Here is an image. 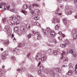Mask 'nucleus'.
I'll return each instance as SVG.
<instances>
[{
  "label": "nucleus",
  "mask_w": 77,
  "mask_h": 77,
  "mask_svg": "<svg viewBox=\"0 0 77 77\" xmlns=\"http://www.w3.org/2000/svg\"><path fill=\"white\" fill-rule=\"evenodd\" d=\"M45 73H46V74H48V71L47 70H45Z\"/></svg>",
  "instance_id": "nucleus-47"
},
{
  "label": "nucleus",
  "mask_w": 77,
  "mask_h": 77,
  "mask_svg": "<svg viewBox=\"0 0 77 77\" xmlns=\"http://www.w3.org/2000/svg\"><path fill=\"white\" fill-rule=\"evenodd\" d=\"M35 12H36V13L37 14V15H40L41 14V11L39 10L38 9H36L35 10Z\"/></svg>",
  "instance_id": "nucleus-10"
},
{
  "label": "nucleus",
  "mask_w": 77,
  "mask_h": 77,
  "mask_svg": "<svg viewBox=\"0 0 77 77\" xmlns=\"http://www.w3.org/2000/svg\"><path fill=\"white\" fill-rule=\"evenodd\" d=\"M53 52L54 54L55 55H57V54H58V52L57 50H54Z\"/></svg>",
  "instance_id": "nucleus-25"
},
{
  "label": "nucleus",
  "mask_w": 77,
  "mask_h": 77,
  "mask_svg": "<svg viewBox=\"0 0 77 77\" xmlns=\"http://www.w3.org/2000/svg\"><path fill=\"white\" fill-rule=\"evenodd\" d=\"M10 20H13L11 22V20H10L7 21L8 23L10 25H14V24L15 26H16V25L19 24L20 23V21L17 20L18 19H20V16L19 15L16 16V17H15L14 16H12L10 17Z\"/></svg>",
  "instance_id": "nucleus-1"
},
{
  "label": "nucleus",
  "mask_w": 77,
  "mask_h": 77,
  "mask_svg": "<svg viewBox=\"0 0 77 77\" xmlns=\"http://www.w3.org/2000/svg\"><path fill=\"white\" fill-rule=\"evenodd\" d=\"M9 29H10V26L9 25L5 26V29L7 32H8V30H9Z\"/></svg>",
  "instance_id": "nucleus-13"
},
{
  "label": "nucleus",
  "mask_w": 77,
  "mask_h": 77,
  "mask_svg": "<svg viewBox=\"0 0 77 77\" xmlns=\"http://www.w3.org/2000/svg\"><path fill=\"white\" fill-rule=\"evenodd\" d=\"M3 43L4 45H8V44H9V40H8L4 41Z\"/></svg>",
  "instance_id": "nucleus-14"
},
{
  "label": "nucleus",
  "mask_w": 77,
  "mask_h": 77,
  "mask_svg": "<svg viewBox=\"0 0 77 77\" xmlns=\"http://www.w3.org/2000/svg\"><path fill=\"white\" fill-rule=\"evenodd\" d=\"M46 59H47V57H46V56H45L41 58V60L43 62L44 61H45V60H46Z\"/></svg>",
  "instance_id": "nucleus-21"
},
{
  "label": "nucleus",
  "mask_w": 77,
  "mask_h": 77,
  "mask_svg": "<svg viewBox=\"0 0 77 77\" xmlns=\"http://www.w3.org/2000/svg\"><path fill=\"white\" fill-rule=\"evenodd\" d=\"M37 6V7H38L39 6V5H38L37 4H34L33 5V7H34V6Z\"/></svg>",
  "instance_id": "nucleus-46"
},
{
  "label": "nucleus",
  "mask_w": 77,
  "mask_h": 77,
  "mask_svg": "<svg viewBox=\"0 0 77 77\" xmlns=\"http://www.w3.org/2000/svg\"><path fill=\"white\" fill-rule=\"evenodd\" d=\"M10 10L11 12H14L15 13L16 12V11L14 9H12L11 10L10 9Z\"/></svg>",
  "instance_id": "nucleus-44"
},
{
  "label": "nucleus",
  "mask_w": 77,
  "mask_h": 77,
  "mask_svg": "<svg viewBox=\"0 0 77 77\" xmlns=\"http://www.w3.org/2000/svg\"><path fill=\"white\" fill-rule=\"evenodd\" d=\"M20 30L22 32H25V30H24V27L22 26L20 28Z\"/></svg>",
  "instance_id": "nucleus-30"
},
{
  "label": "nucleus",
  "mask_w": 77,
  "mask_h": 77,
  "mask_svg": "<svg viewBox=\"0 0 77 77\" xmlns=\"http://www.w3.org/2000/svg\"><path fill=\"white\" fill-rule=\"evenodd\" d=\"M44 54H45V52H43L42 53H38L35 57L36 60H40L41 57H42V56H44Z\"/></svg>",
  "instance_id": "nucleus-2"
},
{
  "label": "nucleus",
  "mask_w": 77,
  "mask_h": 77,
  "mask_svg": "<svg viewBox=\"0 0 77 77\" xmlns=\"http://www.w3.org/2000/svg\"><path fill=\"white\" fill-rule=\"evenodd\" d=\"M38 72L39 75H42V73L41 72V71L40 69L38 70Z\"/></svg>",
  "instance_id": "nucleus-34"
},
{
  "label": "nucleus",
  "mask_w": 77,
  "mask_h": 77,
  "mask_svg": "<svg viewBox=\"0 0 77 77\" xmlns=\"http://www.w3.org/2000/svg\"><path fill=\"white\" fill-rule=\"evenodd\" d=\"M32 37V35L31 34H29L28 35V38L29 39Z\"/></svg>",
  "instance_id": "nucleus-43"
},
{
  "label": "nucleus",
  "mask_w": 77,
  "mask_h": 77,
  "mask_svg": "<svg viewBox=\"0 0 77 77\" xmlns=\"http://www.w3.org/2000/svg\"><path fill=\"white\" fill-rule=\"evenodd\" d=\"M29 69L31 72L34 71L35 69V66L33 65H31L29 68Z\"/></svg>",
  "instance_id": "nucleus-6"
},
{
  "label": "nucleus",
  "mask_w": 77,
  "mask_h": 77,
  "mask_svg": "<svg viewBox=\"0 0 77 77\" xmlns=\"http://www.w3.org/2000/svg\"><path fill=\"white\" fill-rule=\"evenodd\" d=\"M21 12L22 13H23L24 14H25V15H26V12L25 11L22 10Z\"/></svg>",
  "instance_id": "nucleus-42"
},
{
  "label": "nucleus",
  "mask_w": 77,
  "mask_h": 77,
  "mask_svg": "<svg viewBox=\"0 0 77 77\" xmlns=\"http://www.w3.org/2000/svg\"><path fill=\"white\" fill-rule=\"evenodd\" d=\"M30 25L29 24H28L26 25V27L27 29H30Z\"/></svg>",
  "instance_id": "nucleus-29"
},
{
  "label": "nucleus",
  "mask_w": 77,
  "mask_h": 77,
  "mask_svg": "<svg viewBox=\"0 0 77 77\" xmlns=\"http://www.w3.org/2000/svg\"><path fill=\"white\" fill-rule=\"evenodd\" d=\"M72 36L73 37V41H74L75 39L77 38V29H74L72 30Z\"/></svg>",
  "instance_id": "nucleus-3"
},
{
  "label": "nucleus",
  "mask_w": 77,
  "mask_h": 77,
  "mask_svg": "<svg viewBox=\"0 0 77 77\" xmlns=\"http://www.w3.org/2000/svg\"><path fill=\"white\" fill-rule=\"evenodd\" d=\"M42 30L43 31L44 33V35L45 36H47V33L46 32V31L45 30H44V29H42Z\"/></svg>",
  "instance_id": "nucleus-32"
},
{
  "label": "nucleus",
  "mask_w": 77,
  "mask_h": 77,
  "mask_svg": "<svg viewBox=\"0 0 77 77\" xmlns=\"http://www.w3.org/2000/svg\"><path fill=\"white\" fill-rule=\"evenodd\" d=\"M69 67L72 68V67H73V65L71 63H69Z\"/></svg>",
  "instance_id": "nucleus-41"
},
{
  "label": "nucleus",
  "mask_w": 77,
  "mask_h": 77,
  "mask_svg": "<svg viewBox=\"0 0 77 77\" xmlns=\"http://www.w3.org/2000/svg\"><path fill=\"white\" fill-rule=\"evenodd\" d=\"M37 34L38 36L37 37V39H38V40H39V39H41V35H40V32H38L37 33Z\"/></svg>",
  "instance_id": "nucleus-11"
},
{
  "label": "nucleus",
  "mask_w": 77,
  "mask_h": 77,
  "mask_svg": "<svg viewBox=\"0 0 77 77\" xmlns=\"http://www.w3.org/2000/svg\"><path fill=\"white\" fill-rule=\"evenodd\" d=\"M57 23H60V19L59 18H57L54 20Z\"/></svg>",
  "instance_id": "nucleus-22"
},
{
  "label": "nucleus",
  "mask_w": 77,
  "mask_h": 77,
  "mask_svg": "<svg viewBox=\"0 0 77 77\" xmlns=\"http://www.w3.org/2000/svg\"><path fill=\"white\" fill-rule=\"evenodd\" d=\"M49 73L51 75H54V77H59V75L57 73H55L54 71L53 70H51L50 71Z\"/></svg>",
  "instance_id": "nucleus-5"
},
{
  "label": "nucleus",
  "mask_w": 77,
  "mask_h": 77,
  "mask_svg": "<svg viewBox=\"0 0 77 77\" xmlns=\"http://www.w3.org/2000/svg\"><path fill=\"white\" fill-rule=\"evenodd\" d=\"M6 9L8 11H9V9H10V5H9L8 6H5L4 7V10H2V12H3L4 11H6Z\"/></svg>",
  "instance_id": "nucleus-9"
},
{
  "label": "nucleus",
  "mask_w": 77,
  "mask_h": 77,
  "mask_svg": "<svg viewBox=\"0 0 77 77\" xmlns=\"http://www.w3.org/2000/svg\"><path fill=\"white\" fill-rule=\"evenodd\" d=\"M14 31L15 32H17L18 31V28L17 27H15L14 28Z\"/></svg>",
  "instance_id": "nucleus-28"
},
{
  "label": "nucleus",
  "mask_w": 77,
  "mask_h": 77,
  "mask_svg": "<svg viewBox=\"0 0 77 77\" xmlns=\"http://www.w3.org/2000/svg\"><path fill=\"white\" fill-rule=\"evenodd\" d=\"M40 18L39 17L37 16L34 17V20L36 21L37 20H38Z\"/></svg>",
  "instance_id": "nucleus-33"
},
{
  "label": "nucleus",
  "mask_w": 77,
  "mask_h": 77,
  "mask_svg": "<svg viewBox=\"0 0 77 77\" xmlns=\"http://www.w3.org/2000/svg\"><path fill=\"white\" fill-rule=\"evenodd\" d=\"M56 71L57 72L60 73L62 72V70L60 68H57L56 69Z\"/></svg>",
  "instance_id": "nucleus-15"
},
{
  "label": "nucleus",
  "mask_w": 77,
  "mask_h": 77,
  "mask_svg": "<svg viewBox=\"0 0 77 77\" xmlns=\"http://www.w3.org/2000/svg\"><path fill=\"white\" fill-rule=\"evenodd\" d=\"M65 9L67 11V12L66 14L67 15H71V14L72 13V11H71V9L69 8L68 7V6H66Z\"/></svg>",
  "instance_id": "nucleus-4"
},
{
  "label": "nucleus",
  "mask_w": 77,
  "mask_h": 77,
  "mask_svg": "<svg viewBox=\"0 0 77 77\" xmlns=\"http://www.w3.org/2000/svg\"><path fill=\"white\" fill-rule=\"evenodd\" d=\"M52 36L54 37L55 36V32L53 31H51L50 32Z\"/></svg>",
  "instance_id": "nucleus-19"
},
{
  "label": "nucleus",
  "mask_w": 77,
  "mask_h": 77,
  "mask_svg": "<svg viewBox=\"0 0 77 77\" xmlns=\"http://www.w3.org/2000/svg\"><path fill=\"white\" fill-rule=\"evenodd\" d=\"M23 70H22V72H23V71H25V70H26V69L25 67L23 68Z\"/></svg>",
  "instance_id": "nucleus-54"
},
{
  "label": "nucleus",
  "mask_w": 77,
  "mask_h": 77,
  "mask_svg": "<svg viewBox=\"0 0 77 77\" xmlns=\"http://www.w3.org/2000/svg\"><path fill=\"white\" fill-rule=\"evenodd\" d=\"M60 11V10H59V8H58L57 9L56 11L55 12V13L56 14H57L59 12V11Z\"/></svg>",
  "instance_id": "nucleus-38"
},
{
  "label": "nucleus",
  "mask_w": 77,
  "mask_h": 77,
  "mask_svg": "<svg viewBox=\"0 0 77 77\" xmlns=\"http://www.w3.org/2000/svg\"><path fill=\"white\" fill-rule=\"evenodd\" d=\"M61 35H62L63 38H64V37H65V34H61Z\"/></svg>",
  "instance_id": "nucleus-59"
},
{
  "label": "nucleus",
  "mask_w": 77,
  "mask_h": 77,
  "mask_svg": "<svg viewBox=\"0 0 77 77\" xmlns=\"http://www.w3.org/2000/svg\"><path fill=\"white\" fill-rule=\"evenodd\" d=\"M66 45V46L67 45H71V42L69 41H66L65 44Z\"/></svg>",
  "instance_id": "nucleus-27"
},
{
  "label": "nucleus",
  "mask_w": 77,
  "mask_h": 77,
  "mask_svg": "<svg viewBox=\"0 0 77 77\" xmlns=\"http://www.w3.org/2000/svg\"><path fill=\"white\" fill-rule=\"evenodd\" d=\"M63 62L67 61L68 60V58L66 57H64L63 59Z\"/></svg>",
  "instance_id": "nucleus-24"
},
{
  "label": "nucleus",
  "mask_w": 77,
  "mask_h": 77,
  "mask_svg": "<svg viewBox=\"0 0 77 77\" xmlns=\"http://www.w3.org/2000/svg\"><path fill=\"white\" fill-rule=\"evenodd\" d=\"M30 7L29 8V9L30 11H31V15H33V14H34V11L33 10H32V9H31V5H29Z\"/></svg>",
  "instance_id": "nucleus-18"
},
{
  "label": "nucleus",
  "mask_w": 77,
  "mask_h": 77,
  "mask_svg": "<svg viewBox=\"0 0 77 77\" xmlns=\"http://www.w3.org/2000/svg\"><path fill=\"white\" fill-rule=\"evenodd\" d=\"M29 77H33V76H32V75H28Z\"/></svg>",
  "instance_id": "nucleus-56"
},
{
  "label": "nucleus",
  "mask_w": 77,
  "mask_h": 77,
  "mask_svg": "<svg viewBox=\"0 0 77 77\" xmlns=\"http://www.w3.org/2000/svg\"><path fill=\"white\" fill-rule=\"evenodd\" d=\"M58 34H59V35H62V32H59L58 33Z\"/></svg>",
  "instance_id": "nucleus-57"
},
{
  "label": "nucleus",
  "mask_w": 77,
  "mask_h": 77,
  "mask_svg": "<svg viewBox=\"0 0 77 77\" xmlns=\"http://www.w3.org/2000/svg\"><path fill=\"white\" fill-rule=\"evenodd\" d=\"M36 22H35L34 21H33L32 22V24H33V25H36Z\"/></svg>",
  "instance_id": "nucleus-48"
},
{
  "label": "nucleus",
  "mask_w": 77,
  "mask_h": 77,
  "mask_svg": "<svg viewBox=\"0 0 77 77\" xmlns=\"http://www.w3.org/2000/svg\"><path fill=\"white\" fill-rule=\"evenodd\" d=\"M47 30L48 31H50V30H51V29H50V28L49 27H47Z\"/></svg>",
  "instance_id": "nucleus-51"
},
{
  "label": "nucleus",
  "mask_w": 77,
  "mask_h": 77,
  "mask_svg": "<svg viewBox=\"0 0 77 77\" xmlns=\"http://www.w3.org/2000/svg\"><path fill=\"white\" fill-rule=\"evenodd\" d=\"M40 69L41 71L42 72H43L44 71V67L43 66L40 65Z\"/></svg>",
  "instance_id": "nucleus-17"
},
{
  "label": "nucleus",
  "mask_w": 77,
  "mask_h": 77,
  "mask_svg": "<svg viewBox=\"0 0 77 77\" xmlns=\"http://www.w3.org/2000/svg\"><path fill=\"white\" fill-rule=\"evenodd\" d=\"M30 53H28L27 54V57L29 58V57L30 56Z\"/></svg>",
  "instance_id": "nucleus-52"
},
{
  "label": "nucleus",
  "mask_w": 77,
  "mask_h": 77,
  "mask_svg": "<svg viewBox=\"0 0 77 77\" xmlns=\"http://www.w3.org/2000/svg\"><path fill=\"white\" fill-rule=\"evenodd\" d=\"M74 3L75 4H76L77 3V0H75Z\"/></svg>",
  "instance_id": "nucleus-62"
},
{
  "label": "nucleus",
  "mask_w": 77,
  "mask_h": 77,
  "mask_svg": "<svg viewBox=\"0 0 77 77\" xmlns=\"http://www.w3.org/2000/svg\"><path fill=\"white\" fill-rule=\"evenodd\" d=\"M75 18H77V14L76 15L75 17Z\"/></svg>",
  "instance_id": "nucleus-64"
},
{
  "label": "nucleus",
  "mask_w": 77,
  "mask_h": 77,
  "mask_svg": "<svg viewBox=\"0 0 77 77\" xmlns=\"http://www.w3.org/2000/svg\"><path fill=\"white\" fill-rule=\"evenodd\" d=\"M66 54V52L64 51H63L62 52V54H61V57L60 58L61 59H62V58H63V55H65Z\"/></svg>",
  "instance_id": "nucleus-20"
},
{
  "label": "nucleus",
  "mask_w": 77,
  "mask_h": 77,
  "mask_svg": "<svg viewBox=\"0 0 77 77\" xmlns=\"http://www.w3.org/2000/svg\"><path fill=\"white\" fill-rule=\"evenodd\" d=\"M3 54L6 56H8V55L9 53L8 52V51H6L5 52H4Z\"/></svg>",
  "instance_id": "nucleus-31"
},
{
  "label": "nucleus",
  "mask_w": 77,
  "mask_h": 77,
  "mask_svg": "<svg viewBox=\"0 0 77 77\" xmlns=\"http://www.w3.org/2000/svg\"><path fill=\"white\" fill-rule=\"evenodd\" d=\"M25 46V44L24 43L22 44V43H20L18 45V47L19 48H21L22 47H24Z\"/></svg>",
  "instance_id": "nucleus-16"
},
{
  "label": "nucleus",
  "mask_w": 77,
  "mask_h": 77,
  "mask_svg": "<svg viewBox=\"0 0 77 77\" xmlns=\"http://www.w3.org/2000/svg\"><path fill=\"white\" fill-rule=\"evenodd\" d=\"M47 53H50L51 52V49H49L47 51Z\"/></svg>",
  "instance_id": "nucleus-40"
},
{
  "label": "nucleus",
  "mask_w": 77,
  "mask_h": 77,
  "mask_svg": "<svg viewBox=\"0 0 77 77\" xmlns=\"http://www.w3.org/2000/svg\"><path fill=\"white\" fill-rule=\"evenodd\" d=\"M73 51L74 50H73V49L69 51L70 53H72V54L73 57H76V56H77V54H76V53L75 52L73 53Z\"/></svg>",
  "instance_id": "nucleus-8"
},
{
  "label": "nucleus",
  "mask_w": 77,
  "mask_h": 77,
  "mask_svg": "<svg viewBox=\"0 0 77 77\" xmlns=\"http://www.w3.org/2000/svg\"><path fill=\"white\" fill-rule=\"evenodd\" d=\"M0 75H3V71L0 70Z\"/></svg>",
  "instance_id": "nucleus-45"
},
{
  "label": "nucleus",
  "mask_w": 77,
  "mask_h": 77,
  "mask_svg": "<svg viewBox=\"0 0 77 77\" xmlns=\"http://www.w3.org/2000/svg\"><path fill=\"white\" fill-rule=\"evenodd\" d=\"M1 4L2 5H6V3L3 2H2L1 3Z\"/></svg>",
  "instance_id": "nucleus-53"
},
{
  "label": "nucleus",
  "mask_w": 77,
  "mask_h": 77,
  "mask_svg": "<svg viewBox=\"0 0 77 77\" xmlns=\"http://www.w3.org/2000/svg\"><path fill=\"white\" fill-rule=\"evenodd\" d=\"M60 47H62V48H65V47H66V45L65 44H61L60 45Z\"/></svg>",
  "instance_id": "nucleus-23"
},
{
  "label": "nucleus",
  "mask_w": 77,
  "mask_h": 77,
  "mask_svg": "<svg viewBox=\"0 0 77 77\" xmlns=\"http://www.w3.org/2000/svg\"><path fill=\"white\" fill-rule=\"evenodd\" d=\"M17 71H18V72H19V71H21L20 69H17Z\"/></svg>",
  "instance_id": "nucleus-58"
},
{
  "label": "nucleus",
  "mask_w": 77,
  "mask_h": 77,
  "mask_svg": "<svg viewBox=\"0 0 77 77\" xmlns=\"http://www.w3.org/2000/svg\"><path fill=\"white\" fill-rule=\"evenodd\" d=\"M11 59L13 60H15V57L14 56H12L11 57Z\"/></svg>",
  "instance_id": "nucleus-39"
},
{
  "label": "nucleus",
  "mask_w": 77,
  "mask_h": 77,
  "mask_svg": "<svg viewBox=\"0 0 77 77\" xmlns=\"http://www.w3.org/2000/svg\"><path fill=\"white\" fill-rule=\"evenodd\" d=\"M58 38H59V40H61L62 39V37H60V38H59V37H58Z\"/></svg>",
  "instance_id": "nucleus-61"
},
{
  "label": "nucleus",
  "mask_w": 77,
  "mask_h": 77,
  "mask_svg": "<svg viewBox=\"0 0 77 77\" xmlns=\"http://www.w3.org/2000/svg\"><path fill=\"white\" fill-rule=\"evenodd\" d=\"M6 56L3 54L2 56L1 57L2 59H6Z\"/></svg>",
  "instance_id": "nucleus-35"
},
{
  "label": "nucleus",
  "mask_w": 77,
  "mask_h": 77,
  "mask_svg": "<svg viewBox=\"0 0 77 77\" xmlns=\"http://www.w3.org/2000/svg\"><path fill=\"white\" fill-rule=\"evenodd\" d=\"M36 25L38 26H40V23H39L38 22L36 23Z\"/></svg>",
  "instance_id": "nucleus-50"
},
{
  "label": "nucleus",
  "mask_w": 77,
  "mask_h": 77,
  "mask_svg": "<svg viewBox=\"0 0 77 77\" xmlns=\"http://www.w3.org/2000/svg\"><path fill=\"white\" fill-rule=\"evenodd\" d=\"M72 71L71 70H70L68 71V74L69 75H71L72 74Z\"/></svg>",
  "instance_id": "nucleus-26"
},
{
  "label": "nucleus",
  "mask_w": 77,
  "mask_h": 77,
  "mask_svg": "<svg viewBox=\"0 0 77 77\" xmlns=\"http://www.w3.org/2000/svg\"><path fill=\"white\" fill-rule=\"evenodd\" d=\"M59 26L58 25H56L55 27V29L58 30V29L59 28Z\"/></svg>",
  "instance_id": "nucleus-37"
},
{
  "label": "nucleus",
  "mask_w": 77,
  "mask_h": 77,
  "mask_svg": "<svg viewBox=\"0 0 77 77\" xmlns=\"http://www.w3.org/2000/svg\"><path fill=\"white\" fill-rule=\"evenodd\" d=\"M23 9L24 10H26V9H27L28 8V5L26 4L24 5H23Z\"/></svg>",
  "instance_id": "nucleus-12"
},
{
  "label": "nucleus",
  "mask_w": 77,
  "mask_h": 77,
  "mask_svg": "<svg viewBox=\"0 0 77 77\" xmlns=\"http://www.w3.org/2000/svg\"><path fill=\"white\" fill-rule=\"evenodd\" d=\"M54 41L55 43V44H57V41H56L55 39H54Z\"/></svg>",
  "instance_id": "nucleus-49"
},
{
  "label": "nucleus",
  "mask_w": 77,
  "mask_h": 77,
  "mask_svg": "<svg viewBox=\"0 0 77 77\" xmlns=\"http://www.w3.org/2000/svg\"><path fill=\"white\" fill-rule=\"evenodd\" d=\"M20 71H21L22 72V70H23V68H20Z\"/></svg>",
  "instance_id": "nucleus-63"
},
{
  "label": "nucleus",
  "mask_w": 77,
  "mask_h": 77,
  "mask_svg": "<svg viewBox=\"0 0 77 77\" xmlns=\"http://www.w3.org/2000/svg\"><path fill=\"white\" fill-rule=\"evenodd\" d=\"M40 65H41V62L39 61L38 63V66H39Z\"/></svg>",
  "instance_id": "nucleus-60"
},
{
  "label": "nucleus",
  "mask_w": 77,
  "mask_h": 77,
  "mask_svg": "<svg viewBox=\"0 0 77 77\" xmlns=\"http://www.w3.org/2000/svg\"><path fill=\"white\" fill-rule=\"evenodd\" d=\"M7 20V19L6 18H4L2 19V21L3 23H5V22H6Z\"/></svg>",
  "instance_id": "nucleus-36"
},
{
  "label": "nucleus",
  "mask_w": 77,
  "mask_h": 77,
  "mask_svg": "<svg viewBox=\"0 0 77 77\" xmlns=\"http://www.w3.org/2000/svg\"><path fill=\"white\" fill-rule=\"evenodd\" d=\"M63 23L64 25H65L67 29L68 28V25H67V20L66 19H63Z\"/></svg>",
  "instance_id": "nucleus-7"
},
{
  "label": "nucleus",
  "mask_w": 77,
  "mask_h": 77,
  "mask_svg": "<svg viewBox=\"0 0 77 77\" xmlns=\"http://www.w3.org/2000/svg\"><path fill=\"white\" fill-rule=\"evenodd\" d=\"M16 51H17V49L16 48H15L13 50V51L14 52H16Z\"/></svg>",
  "instance_id": "nucleus-55"
}]
</instances>
